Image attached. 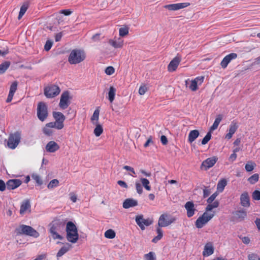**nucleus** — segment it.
I'll list each match as a JSON object with an SVG mask.
<instances>
[{
  "label": "nucleus",
  "instance_id": "13",
  "mask_svg": "<svg viewBox=\"0 0 260 260\" xmlns=\"http://www.w3.org/2000/svg\"><path fill=\"white\" fill-rule=\"evenodd\" d=\"M71 98L68 91H64L61 95L59 106L61 109H66L70 104Z\"/></svg>",
  "mask_w": 260,
  "mask_h": 260
},
{
  "label": "nucleus",
  "instance_id": "60",
  "mask_svg": "<svg viewBox=\"0 0 260 260\" xmlns=\"http://www.w3.org/2000/svg\"><path fill=\"white\" fill-rule=\"evenodd\" d=\"M53 42L51 40H47L44 49H50L52 46Z\"/></svg>",
  "mask_w": 260,
  "mask_h": 260
},
{
  "label": "nucleus",
  "instance_id": "29",
  "mask_svg": "<svg viewBox=\"0 0 260 260\" xmlns=\"http://www.w3.org/2000/svg\"><path fill=\"white\" fill-rule=\"evenodd\" d=\"M200 133L198 130L194 129L191 131L188 136V142L192 143L199 136Z\"/></svg>",
  "mask_w": 260,
  "mask_h": 260
},
{
  "label": "nucleus",
  "instance_id": "54",
  "mask_svg": "<svg viewBox=\"0 0 260 260\" xmlns=\"http://www.w3.org/2000/svg\"><path fill=\"white\" fill-rule=\"evenodd\" d=\"M252 198L258 201L260 200V191L258 190H254L252 193Z\"/></svg>",
  "mask_w": 260,
  "mask_h": 260
},
{
  "label": "nucleus",
  "instance_id": "4",
  "mask_svg": "<svg viewBox=\"0 0 260 260\" xmlns=\"http://www.w3.org/2000/svg\"><path fill=\"white\" fill-rule=\"evenodd\" d=\"M85 58L86 54L83 50H72L68 61L71 64H76L83 61Z\"/></svg>",
  "mask_w": 260,
  "mask_h": 260
},
{
  "label": "nucleus",
  "instance_id": "34",
  "mask_svg": "<svg viewBox=\"0 0 260 260\" xmlns=\"http://www.w3.org/2000/svg\"><path fill=\"white\" fill-rule=\"evenodd\" d=\"M96 126L94 129V134L96 137H99L103 132L102 126L99 123H95Z\"/></svg>",
  "mask_w": 260,
  "mask_h": 260
},
{
  "label": "nucleus",
  "instance_id": "37",
  "mask_svg": "<svg viewBox=\"0 0 260 260\" xmlns=\"http://www.w3.org/2000/svg\"><path fill=\"white\" fill-rule=\"evenodd\" d=\"M10 65L9 61H5L0 64V74L4 73Z\"/></svg>",
  "mask_w": 260,
  "mask_h": 260
},
{
  "label": "nucleus",
  "instance_id": "7",
  "mask_svg": "<svg viewBox=\"0 0 260 260\" xmlns=\"http://www.w3.org/2000/svg\"><path fill=\"white\" fill-rule=\"evenodd\" d=\"M21 140V134L18 132H16L9 135L7 141L8 147L11 149H14L18 145Z\"/></svg>",
  "mask_w": 260,
  "mask_h": 260
},
{
  "label": "nucleus",
  "instance_id": "12",
  "mask_svg": "<svg viewBox=\"0 0 260 260\" xmlns=\"http://www.w3.org/2000/svg\"><path fill=\"white\" fill-rule=\"evenodd\" d=\"M135 221L138 225L142 230H144L145 226H148L153 223L152 219L150 218L145 219L143 215H137L136 216Z\"/></svg>",
  "mask_w": 260,
  "mask_h": 260
},
{
  "label": "nucleus",
  "instance_id": "48",
  "mask_svg": "<svg viewBox=\"0 0 260 260\" xmlns=\"http://www.w3.org/2000/svg\"><path fill=\"white\" fill-rule=\"evenodd\" d=\"M148 89L146 85H141L139 89V93L140 95H144L148 91Z\"/></svg>",
  "mask_w": 260,
  "mask_h": 260
},
{
  "label": "nucleus",
  "instance_id": "39",
  "mask_svg": "<svg viewBox=\"0 0 260 260\" xmlns=\"http://www.w3.org/2000/svg\"><path fill=\"white\" fill-rule=\"evenodd\" d=\"M59 185V181L56 179H54L50 181L47 185L48 189H52Z\"/></svg>",
  "mask_w": 260,
  "mask_h": 260
},
{
  "label": "nucleus",
  "instance_id": "47",
  "mask_svg": "<svg viewBox=\"0 0 260 260\" xmlns=\"http://www.w3.org/2000/svg\"><path fill=\"white\" fill-rule=\"evenodd\" d=\"M211 138V133L209 132L202 141V144L205 145L210 141Z\"/></svg>",
  "mask_w": 260,
  "mask_h": 260
},
{
  "label": "nucleus",
  "instance_id": "18",
  "mask_svg": "<svg viewBox=\"0 0 260 260\" xmlns=\"http://www.w3.org/2000/svg\"><path fill=\"white\" fill-rule=\"evenodd\" d=\"M237 57V54L235 53H230L226 55L220 62V66L223 69L227 67L228 64L233 59Z\"/></svg>",
  "mask_w": 260,
  "mask_h": 260
},
{
  "label": "nucleus",
  "instance_id": "31",
  "mask_svg": "<svg viewBox=\"0 0 260 260\" xmlns=\"http://www.w3.org/2000/svg\"><path fill=\"white\" fill-rule=\"evenodd\" d=\"M115 94L116 89L113 86H110L108 92V99L110 103H112L113 102Z\"/></svg>",
  "mask_w": 260,
  "mask_h": 260
},
{
  "label": "nucleus",
  "instance_id": "6",
  "mask_svg": "<svg viewBox=\"0 0 260 260\" xmlns=\"http://www.w3.org/2000/svg\"><path fill=\"white\" fill-rule=\"evenodd\" d=\"M37 114L39 119L41 121H44L47 118L48 107L45 103L40 102L38 104Z\"/></svg>",
  "mask_w": 260,
  "mask_h": 260
},
{
  "label": "nucleus",
  "instance_id": "46",
  "mask_svg": "<svg viewBox=\"0 0 260 260\" xmlns=\"http://www.w3.org/2000/svg\"><path fill=\"white\" fill-rule=\"evenodd\" d=\"M254 166L255 164L254 162L249 161L246 164L245 168L247 172H251L253 170Z\"/></svg>",
  "mask_w": 260,
  "mask_h": 260
},
{
  "label": "nucleus",
  "instance_id": "61",
  "mask_svg": "<svg viewBox=\"0 0 260 260\" xmlns=\"http://www.w3.org/2000/svg\"><path fill=\"white\" fill-rule=\"evenodd\" d=\"M117 184L122 187H124L125 188H127L128 187V186L126 184V183L123 181L119 180L117 181Z\"/></svg>",
  "mask_w": 260,
  "mask_h": 260
},
{
  "label": "nucleus",
  "instance_id": "28",
  "mask_svg": "<svg viewBox=\"0 0 260 260\" xmlns=\"http://www.w3.org/2000/svg\"><path fill=\"white\" fill-rule=\"evenodd\" d=\"M59 149V145L55 142L53 141L49 142L46 146V150L49 152H54Z\"/></svg>",
  "mask_w": 260,
  "mask_h": 260
},
{
  "label": "nucleus",
  "instance_id": "41",
  "mask_svg": "<svg viewBox=\"0 0 260 260\" xmlns=\"http://www.w3.org/2000/svg\"><path fill=\"white\" fill-rule=\"evenodd\" d=\"M145 260H156L155 254L154 252L150 251L144 255Z\"/></svg>",
  "mask_w": 260,
  "mask_h": 260
},
{
  "label": "nucleus",
  "instance_id": "3",
  "mask_svg": "<svg viewBox=\"0 0 260 260\" xmlns=\"http://www.w3.org/2000/svg\"><path fill=\"white\" fill-rule=\"evenodd\" d=\"M67 239L68 241L75 243L79 239L78 230L75 224L72 221H69L66 225Z\"/></svg>",
  "mask_w": 260,
  "mask_h": 260
},
{
  "label": "nucleus",
  "instance_id": "26",
  "mask_svg": "<svg viewBox=\"0 0 260 260\" xmlns=\"http://www.w3.org/2000/svg\"><path fill=\"white\" fill-rule=\"evenodd\" d=\"M108 43L112 47L115 48H121L123 47V41L121 38H114L110 39Z\"/></svg>",
  "mask_w": 260,
  "mask_h": 260
},
{
  "label": "nucleus",
  "instance_id": "40",
  "mask_svg": "<svg viewBox=\"0 0 260 260\" xmlns=\"http://www.w3.org/2000/svg\"><path fill=\"white\" fill-rule=\"evenodd\" d=\"M259 175L258 174H254L251 176L248 179V181L251 184H254L258 181Z\"/></svg>",
  "mask_w": 260,
  "mask_h": 260
},
{
  "label": "nucleus",
  "instance_id": "56",
  "mask_svg": "<svg viewBox=\"0 0 260 260\" xmlns=\"http://www.w3.org/2000/svg\"><path fill=\"white\" fill-rule=\"evenodd\" d=\"M223 116L221 114H219L217 115L214 123H215V124L218 126Z\"/></svg>",
  "mask_w": 260,
  "mask_h": 260
},
{
  "label": "nucleus",
  "instance_id": "21",
  "mask_svg": "<svg viewBox=\"0 0 260 260\" xmlns=\"http://www.w3.org/2000/svg\"><path fill=\"white\" fill-rule=\"evenodd\" d=\"M18 82L15 81L13 82L10 86L9 93L6 100L7 103H10L12 101L15 92L17 89Z\"/></svg>",
  "mask_w": 260,
  "mask_h": 260
},
{
  "label": "nucleus",
  "instance_id": "23",
  "mask_svg": "<svg viewBox=\"0 0 260 260\" xmlns=\"http://www.w3.org/2000/svg\"><path fill=\"white\" fill-rule=\"evenodd\" d=\"M214 248L211 242H208L204 246L203 251V255L204 256H209L214 253Z\"/></svg>",
  "mask_w": 260,
  "mask_h": 260
},
{
  "label": "nucleus",
  "instance_id": "8",
  "mask_svg": "<svg viewBox=\"0 0 260 260\" xmlns=\"http://www.w3.org/2000/svg\"><path fill=\"white\" fill-rule=\"evenodd\" d=\"M60 92L58 86L50 84L44 88V94L47 98H53L58 95Z\"/></svg>",
  "mask_w": 260,
  "mask_h": 260
},
{
  "label": "nucleus",
  "instance_id": "59",
  "mask_svg": "<svg viewBox=\"0 0 260 260\" xmlns=\"http://www.w3.org/2000/svg\"><path fill=\"white\" fill-rule=\"evenodd\" d=\"M60 13L61 14H64L66 16H69L72 13V11L69 9H66L61 10Z\"/></svg>",
  "mask_w": 260,
  "mask_h": 260
},
{
  "label": "nucleus",
  "instance_id": "35",
  "mask_svg": "<svg viewBox=\"0 0 260 260\" xmlns=\"http://www.w3.org/2000/svg\"><path fill=\"white\" fill-rule=\"evenodd\" d=\"M28 5L27 3L23 4L21 7L19 14L18 17V19H20L24 15L26 10L28 9Z\"/></svg>",
  "mask_w": 260,
  "mask_h": 260
},
{
  "label": "nucleus",
  "instance_id": "10",
  "mask_svg": "<svg viewBox=\"0 0 260 260\" xmlns=\"http://www.w3.org/2000/svg\"><path fill=\"white\" fill-rule=\"evenodd\" d=\"M214 216V214H209L206 211L201 216L199 217L197 219L195 223L196 227L198 229L203 228Z\"/></svg>",
  "mask_w": 260,
  "mask_h": 260
},
{
  "label": "nucleus",
  "instance_id": "22",
  "mask_svg": "<svg viewBox=\"0 0 260 260\" xmlns=\"http://www.w3.org/2000/svg\"><path fill=\"white\" fill-rule=\"evenodd\" d=\"M238 128V125L237 122L234 120L233 121L230 125L229 133L226 134L225 138L228 140L231 139Z\"/></svg>",
  "mask_w": 260,
  "mask_h": 260
},
{
  "label": "nucleus",
  "instance_id": "49",
  "mask_svg": "<svg viewBox=\"0 0 260 260\" xmlns=\"http://www.w3.org/2000/svg\"><path fill=\"white\" fill-rule=\"evenodd\" d=\"M105 72L108 75H111L114 73L115 69L113 67L109 66L106 68Z\"/></svg>",
  "mask_w": 260,
  "mask_h": 260
},
{
  "label": "nucleus",
  "instance_id": "17",
  "mask_svg": "<svg viewBox=\"0 0 260 260\" xmlns=\"http://www.w3.org/2000/svg\"><path fill=\"white\" fill-rule=\"evenodd\" d=\"M190 5L188 3H183L173 4L170 5H166L164 6V8L170 11H176L184 8H186Z\"/></svg>",
  "mask_w": 260,
  "mask_h": 260
},
{
  "label": "nucleus",
  "instance_id": "58",
  "mask_svg": "<svg viewBox=\"0 0 260 260\" xmlns=\"http://www.w3.org/2000/svg\"><path fill=\"white\" fill-rule=\"evenodd\" d=\"M6 187V184H5L3 180L0 179V191H4Z\"/></svg>",
  "mask_w": 260,
  "mask_h": 260
},
{
  "label": "nucleus",
  "instance_id": "42",
  "mask_svg": "<svg viewBox=\"0 0 260 260\" xmlns=\"http://www.w3.org/2000/svg\"><path fill=\"white\" fill-rule=\"evenodd\" d=\"M140 180L145 188L147 190H150L151 187L149 185V181L147 179L144 178H141Z\"/></svg>",
  "mask_w": 260,
  "mask_h": 260
},
{
  "label": "nucleus",
  "instance_id": "57",
  "mask_svg": "<svg viewBox=\"0 0 260 260\" xmlns=\"http://www.w3.org/2000/svg\"><path fill=\"white\" fill-rule=\"evenodd\" d=\"M210 190L207 187H205L203 189V197L204 198H206L209 196L210 194Z\"/></svg>",
  "mask_w": 260,
  "mask_h": 260
},
{
  "label": "nucleus",
  "instance_id": "44",
  "mask_svg": "<svg viewBox=\"0 0 260 260\" xmlns=\"http://www.w3.org/2000/svg\"><path fill=\"white\" fill-rule=\"evenodd\" d=\"M32 178L35 181V182L39 185H41L43 182L41 177L37 174H34L31 176Z\"/></svg>",
  "mask_w": 260,
  "mask_h": 260
},
{
  "label": "nucleus",
  "instance_id": "43",
  "mask_svg": "<svg viewBox=\"0 0 260 260\" xmlns=\"http://www.w3.org/2000/svg\"><path fill=\"white\" fill-rule=\"evenodd\" d=\"M99 110L98 109L95 110L92 116L91 117V120L93 124H94V121H95L96 122L98 121L99 118Z\"/></svg>",
  "mask_w": 260,
  "mask_h": 260
},
{
  "label": "nucleus",
  "instance_id": "24",
  "mask_svg": "<svg viewBox=\"0 0 260 260\" xmlns=\"http://www.w3.org/2000/svg\"><path fill=\"white\" fill-rule=\"evenodd\" d=\"M52 128H55V124L54 122H51L47 123L43 129L44 134L48 136H51L53 133Z\"/></svg>",
  "mask_w": 260,
  "mask_h": 260
},
{
  "label": "nucleus",
  "instance_id": "30",
  "mask_svg": "<svg viewBox=\"0 0 260 260\" xmlns=\"http://www.w3.org/2000/svg\"><path fill=\"white\" fill-rule=\"evenodd\" d=\"M227 184V181L225 179L220 180L217 185V190L218 192H221L223 191L225 186Z\"/></svg>",
  "mask_w": 260,
  "mask_h": 260
},
{
  "label": "nucleus",
  "instance_id": "25",
  "mask_svg": "<svg viewBox=\"0 0 260 260\" xmlns=\"http://www.w3.org/2000/svg\"><path fill=\"white\" fill-rule=\"evenodd\" d=\"M138 205V202L137 200L132 199L128 198L124 200L123 203V208L124 209H128L131 207H134Z\"/></svg>",
  "mask_w": 260,
  "mask_h": 260
},
{
  "label": "nucleus",
  "instance_id": "27",
  "mask_svg": "<svg viewBox=\"0 0 260 260\" xmlns=\"http://www.w3.org/2000/svg\"><path fill=\"white\" fill-rule=\"evenodd\" d=\"M240 203L245 207H248L250 206V199L247 192H244L240 196Z\"/></svg>",
  "mask_w": 260,
  "mask_h": 260
},
{
  "label": "nucleus",
  "instance_id": "1",
  "mask_svg": "<svg viewBox=\"0 0 260 260\" xmlns=\"http://www.w3.org/2000/svg\"><path fill=\"white\" fill-rule=\"evenodd\" d=\"M65 224L66 220L57 218L49 224L48 231L53 239L60 240L63 239V237L59 233L63 230Z\"/></svg>",
  "mask_w": 260,
  "mask_h": 260
},
{
  "label": "nucleus",
  "instance_id": "14",
  "mask_svg": "<svg viewBox=\"0 0 260 260\" xmlns=\"http://www.w3.org/2000/svg\"><path fill=\"white\" fill-rule=\"evenodd\" d=\"M218 158L217 156L209 157L204 160L201 166L202 170H207L212 167L217 162Z\"/></svg>",
  "mask_w": 260,
  "mask_h": 260
},
{
  "label": "nucleus",
  "instance_id": "19",
  "mask_svg": "<svg viewBox=\"0 0 260 260\" xmlns=\"http://www.w3.org/2000/svg\"><path fill=\"white\" fill-rule=\"evenodd\" d=\"M31 205L30 201L28 199L24 200L21 205L20 209V214L24 215L27 212H30Z\"/></svg>",
  "mask_w": 260,
  "mask_h": 260
},
{
  "label": "nucleus",
  "instance_id": "2",
  "mask_svg": "<svg viewBox=\"0 0 260 260\" xmlns=\"http://www.w3.org/2000/svg\"><path fill=\"white\" fill-rule=\"evenodd\" d=\"M175 218L171 217L167 214H161L158 221V227L156 228V232L157 235L154 237L152 240L153 243H156L160 240L163 236V231L161 229V227H165L169 225L174 222Z\"/></svg>",
  "mask_w": 260,
  "mask_h": 260
},
{
  "label": "nucleus",
  "instance_id": "53",
  "mask_svg": "<svg viewBox=\"0 0 260 260\" xmlns=\"http://www.w3.org/2000/svg\"><path fill=\"white\" fill-rule=\"evenodd\" d=\"M217 196L218 193L217 191H216L207 199V202L208 203H212V202H213L214 201V200L215 199Z\"/></svg>",
  "mask_w": 260,
  "mask_h": 260
},
{
  "label": "nucleus",
  "instance_id": "32",
  "mask_svg": "<svg viewBox=\"0 0 260 260\" xmlns=\"http://www.w3.org/2000/svg\"><path fill=\"white\" fill-rule=\"evenodd\" d=\"M208 205L206 207V211L208 212L211 211L214 208H217L219 205V202L218 201H215L212 203H208Z\"/></svg>",
  "mask_w": 260,
  "mask_h": 260
},
{
  "label": "nucleus",
  "instance_id": "5",
  "mask_svg": "<svg viewBox=\"0 0 260 260\" xmlns=\"http://www.w3.org/2000/svg\"><path fill=\"white\" fill-rule=\"evenodd\" d=\"M15 232L17 235H26L35 238L39 236V233L31 226L24 224L20 225L16 229Z\"/></svg>",
  "mask_w": 260,
  "mask_h": 260
},
{
  "label": "nucleus",
  "instance_id": "9",
  "mask_svg": "<svg viewBox=\"0 0 260 260\" xmlns=\"http://www.w3.org/2000/svg\"><path fill=\"white\" fill-rule=\"evenodd\" d=\"M204 80V77L199 76L194 78L193 80L190 81L187 79L185 81V85L192 91L198 90V85H201Z\"/></svg>",
  "mask_w": 260,
  "mask_h": 260
},
{
  "label": "nucleus",
  "instance_id": "33",
  "mask_svg": "<svg viewBox=\"0 0 260 260\" xmlns=\"http://www.w3.org/2000/svg\"><path fill=\"white\" fill-rule=\"evenodd\" d=\"M246 212L244 210L237 211L235 213L236 218L240 219V220L244 219L246 217Z\"/></svg>",
  "mask_w": 260,
  "mask_h": 260
},
{
  "label": "nucleus",
  "instance_id": "62",
  "mask_svg": "<svg viewBox=\"0 0 260 260\" xmlns=\"http://www.w3.org/2000/svg\"><path fill=\"white\" fill-rule=\"evenodd\" d=\"M160 141L163 145H166L168 143V139L167 137L164 135L161 136Z\"/></svg>",
  "mask_w": 260,
  "mask_h": 260
},
{
  "label": "nucleus",
  "instance_id": "63",
  "mask_svg": "<svg viewBox=\"0 0 260 260\" xmlns=\"http://www.w3.org/2000/svg\"><path fill=\"white\" fill-rule=\"evenodd\" d=\"M151 143H153V141H152V137L150 136L148 139V140H147V141L146 142V143L144 144V147L145 148H146Z\"/></svg>",
  "mask_w": 260,
  "mask_h": 260
},
{
  "label": "nucleus",
  "instance_id": "45",
  "mask_svg": "<svg viewBox=\"0 0 260 260\" xmlns=\"http://www.w3.org/2000/svg\"><path fill=\"white\" fill-rule=\"evenodd\" d=\"M119 35L121 37H124L128 34V28L127 27H123L119 28Z\"/></svg>",
  "mask_w": 260,
  "mask_h": 260
},
{
  "label": "nucleus",
  "instance_id": "52",
  "mask_svg": "<svg viewBox=\"0 0 260 260\" xmlns=\"http://www.w3.org/2000/svg\"><path fill=\"white\" fill-rule=\"evenodd\" d=\"M135 185L137 192L140 194H142L143 192V188L140 183L139 182H136Z\"/></svg>",
  "mask_w": 260,
  "mask_h": 260
},
{
  "label": "nucleus",
  "instance_id": "16",
  "mask_svg": "<svg viewBox=\"0 0 260 260\" xmlns=\"http://www.w3.org/2000/svg\"><path fill=\"white\" fill-rule=\"evenodd\" d=\"M184 208L186 210V215L188 218L192 217L197 210L195 205L192 201H188L184 205Z\"/></svg>",
  "mask_w": 260,
  "mask_h": 260
},
{
  "label": "nucleus",
  "instance_id": "11",
  "mask_svg": "<svg viewBox=\"0 0 260 260\" xmlns=\"http://www.w3.org/2000/svg\"><path fill=\"white\" fill-rule=\"evenodd\" d=\"M53 117L55 119L53 122L56 126V128L61 129L64 127V121L66 119L65 116L60 112H53Z\"/></svg>",
  "mask_w": 260,
  "mask_h": 260
},
{
  "label": "nucleus",
  "instance_id": "15",
  "mask_svg": "<svg viewBox=\"0 0 260 260\" xmlns=\"http://www.w3.org/2000/svg\"><path fill=\"white\" fill-rule=\"evenodd\" d=\"M181 60V56L178 54L170 61L168 64V71L169 72H173L176 71Z\"/></svg>",
  "mask_w": 260,
  "mask_h": 260
},
{
  "label": "nucleus",
  "instance_id": "20",
  "mask_svg": "<svg viewBox=\"0 0 260 260\" xmlns=\"http://www.w3.org/2000/svg\"><path fill=\"white\" fill-rule=\"evenodd\" d=\"M22 184L20 179H10L6 183L7 188L9 190L14 189Z\"/></svg>",
  "mask_w": 260,
  "mask_h": 260
},
{
  "label": "nucleus",
  "instance_id": "55",
  "mask_svg": "<svg viewBox=\"0 0 260 260\" xmlns=\"http://www.w3.org/2000/svg\"><path fill=\"white\" fill-rule=\"evenodd\" d=\"M102 38L101 34H96L92 37L91 39L93 42H96L100 41Z\"/></svg>",
  "mask_w": 260,
  "mask_h": 260
},
{
  "label": "nucleus",
  "instance_id": "64",
  "mask_svg": "<svg viewBox=\"0 0 260 260\" xmlns=\"http://www.w3.org/2000/svg\"><path fill=\"white\" fill-rule=\"evenodd\" d=\"M46 257L45 254H43L38 255L34 260H45Z\"/></svg>",
  "mask_w": 260,
  "mask_h": 260
},
{
  "label": "nucleus",
  "instance_id": "51",
  "mask_svg": "<svg viewBox=\"0 0 260 260\" xmlns=\"http://www.w3.org/2000/svg\"><path fill=\"white\" fill-rule=\"evenodd\" d=\"M248 260H260L259 256L257 254L254 253L249 254L248 255Z\"/></svg>",
  "mask_w": 260,
  "mask_h": 260
},
{
  "label": "nucleus",
  "instance_id": "38",
  "mask_svg": "<svg viewBox=\"0 0 260 260\" xmlns=\"http://www.w3.org/2000/svg\"><path fill=\"white\" fill-rule=\"evenodd\" d=\"M104 236L108 239H113L116 236L115 232L112 229H109L105 232Z\"/></svg>",
  "mask_w": 260,
  "mask_h": 260
},
{
  "label": "nucleus",
  "instance_id": "50",
  "mask_svg": "<svg viewBox=\"0 0 260 260\" xmlns=\"http://www.w3.org/2000/svg\"><path fill=\"white\" fill-rule=\"evenodd\" d=\"M105 56L107 58H109L111 57L114 56L116 54L114 50H108V51H105L104 53Z\"/></svg>",
  "mask_w": 260,
  "mask_h": 260
},
{
  "label": "nucleus",
  "instance_id": "36",
  "mask_svg": "<svg viewBox=\"0 0 260 260\" xmlns=\"http://www.w3.org/2000/svg\"><path fill=\"white\" fill-rule=\"evenodd\" d=\"M70 249V247H67V246H63L58 251L56 257L57 259L59 258V257L62 256L63 254H64L66 252H67Z\"/></svg>",
  "mask_w": 260,
  "mask_h": 260
}]
</instances>
